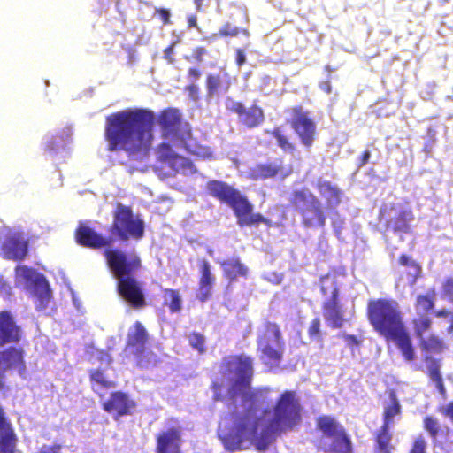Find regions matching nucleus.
<instances>
[{
	"instance_id": "6e6552de",
	"label": "nucleus",
	"mask_w": 453,
	"mask_h": 453,
	"mask_svg": "<svg viewBox=\"0 0 453 453\" xmlns=\"http://www.w3.org/2000/svg\"><path fill=\"white\" fill-rule=\"evenodd\" d=\"M322 433L320 448L329 453H351V442L343 426L334 418L325 416L318 420Z\"/></svg>"
},
{
	"instance_id": "c85d7f7f",
	"label": "nucleus",
	"mask_w": 453,
	"mask_h": 453,
	"mask_svg": "<svg viewBox=\"0 0 453 453\" xmlns=\"http://www.w3.org/2000/svg\"><path fill=\"white\" fill-rule=\"evenodd\" d=\"M268 134L276 140V144L285 153L294 154L296 145L291 140L289 134L280 126L274 127Z\"/></svg>"
},
{
	"instance_id": "a211bd4d",
	"label": "nucleus",
	"mask_w": 453,
	"mask_h": 453,
	"mask_svg": "<svg viewBox=\"0 0 453 453\" xmlns=\"http://www.w3.org/2000/svg\"><path fill=\"white\" fill-rule=\"evenodd\" d=\"M75 240L82 247L90 249H100L109 247L112 243V239L104 237L85 224L81 223L74 233Z\"/></svg>"
},
{
	"instance_id": "e433bc0d",
	"label": "nucleus",
	"mask_w": 453,
	"mask_h": 453,
	"mask_svg": "<svg viewBox=\"0 0 453 453\" xmlns=\"http://www.w3.org/2000/svg\"><path fill=\"white\" fill-rule=\"evenodd\" d=\"M165 303L173 312H177L181 310V298L179 293L174 290L165 289Z\"/></svg>"
},
{
	"instance_id": "09e8293b",
	"label": "nucleus",
	"mask_w": 453,
	"mask_h": 453,
	"mask_svg": "<svg viewBox=\"0 0 453 453\" xmlns=\"http://www.w3.org/2000/svg\"><path fill=\"white\" fill-rule=\"evenodd\" d=\"M320 321L319 319H315L311 321L309 327V334L313 337L317 336L319 333Z\"/></svg>"
},
{
	"instance_id": "2eb2a0df",
	"label": "nucleus",
	"mask_w": 453,
	"mask_h": 453,
	"mask_svg": "<svg viewBox=\"0 0 453 453\" xmlns=\"http://www.w3.org/2000/svg\"><path fill=\"white\" fill-rule=\"evenodd\" d=\"M157 156L160 161L166 163L177 173H187L196 171L193 163L175 153L168 143L163 142L157 147Z\"/></svg>"
},
{
	"instance_id": "0eeeda50",
	"label": "nucleus",
	"mask_w": 453,
	"mask_h": 453,
	"mask_svg": "<svg viewBox=\"0 0 453 453\" xmlns=\"http://www.w3.org/2000/svg\"><path fill=\"white\" fill-rule=\"evenodd\" d=\"M104 257L118 283H137V274L142 268L138 256H127L119 249H106Z\"/></svg>"
},
{
	"instance_id": "c03bdc74",
	"label": "nucleus",
	"mask_w": 453,
	"mask_h": 453,
	"mask_svg": "<svg viewBox=\"0 0 453 453\" xmlns=\"http://www.w3.org/2000/svg\"><path fill=\"white\" fill-rule=\"evenodd\" d=\"M425 428L431 434V436L434 437L438 432L439 425L436 420L426 418L425 419Z\"/></svg>"
},
{
	"instance_id": "3c124183",
	"label": "nucleus",
	"mask_w": 453,
	"mask_h": 453,
	"mask_svg": "<svg viewBox=\"0 0 453 453\" xmlns=\"http://www.w3.org/2000/svg\"><path fill=\"white\" fill-rule=\"evenodd\" d=\"M344 221L342 219L332 221V226L334 231L335 235L340 238L342 234V230L343 228Z\"/></svg>"
},
{
	"instance_id": "603ef678",
	"label": "nucleus",
	"mask_w": 453,
	"mask_h": 453,
	"mask_svg": "<svg viewBox=\"0 0 453 453\" xmlns=\"http://www.w3.org/2000/svg\"><path fill=\"white\" fill-rule=\"evenodd\" d=\"M235 63L240 67L246 63V56L242 49H237L235 50Z\"/></svg>"
},
{
	"instance_id": "cd10ccee",
	"label": "nucleus",
	"mask_w": 453,
	"mask_h": 453,
	"mask_svg": "<svg viewBox=\"0 0 453 453\" xmlns=\"http://www.w3.org/2000/svg\"><path fill=\"white\" fill-rule=\"evenodd\" d=\"M15 280L17 283H48L42 273L25 265L15 267Z\"/></svg>"
},
{
	"instance_id": "72a5a7b5",
	"label": "nucleus",
	"mask_w": 453,
	"mask_h": 453,
	"mask_svg": "<svg viewBox=\"0 0 453 453\" xmlns=\"http://www.w3.org/2000/svg\"><path fill=\"white\" fill-rule=\"evenodd\" d=\"M426 366L429 372L430 380L434 382L436 388L441 395L445 394L442 378L440 374V364L434 358L426 357Z\"/></svg>"
},
{
	"instance_id": "1a4fd4ad",
	"label": "nucleus",
	"mask_w": 453,
	"mask_h": 453,
	"mask_svg": "<svg viewBox=\"0 0 453 453\" xmlns=\"http://www.w3.org/2000/svg\"><path fill=\"white\" fill-rule=\"evenodd\" d=\"M290 115L287 120L294 131L301 145L306 151H310L318 139L317 124L311 117L310 111L302 105H295L286 111Z\"/></svg>"
},
{
	"instance_id": "6e6d98bb",
	"label": "nucleus",
	"mask_w": 453,
	"mask_h": 453,
	"mask_svg": "<svg viewBox=\"0 0 453 453\" xmlns=\"http://www.w3.org/2000/svg\"><path fill=\"white\" fill-rule=\"evenodd\" d=\"M156 362V356L152 353H150V360L148 362H145L143 360V358H140L138 360V365L141 366V367H147L150 363H155Z\"/></svg>"
},
{
	"instance_id": "39448f33",
	"label": "nucleus",
	"mask_w": 453,
	"mask_h": 453,
	"mask_svg": "<svg viewBox=\"0 0 453 453\" xmlns=\"http://www.w3.org/2000/svg\"><path fill=\"white\" fill-rule=\"evenodd\" d=\"M207 193L219 202L228 205L241 226H252L265 224L271 226V219L260 213L253 212V205L237 188L219 180H211L206 183Z\"/></svg>"
},
{
	"instance_id": "ea45409f",
	"label": "nucleus",
	"mask_w": 453,
	"mask_h": 453,
	"mask_svg": "<svg viewBox=\"0 0 453 453\" xmlns=\"http://www.w3.org/2000/svg\"><path fill=\"white\" fill-rule=\"evenodd\" d=\"M208 50L203 46H196L192 50L190 56H185L184 58L188 62L202 63L204 60V56Z\"/></svg>"
},
{
	"instance_id": "338daca9",
	"label": "nucleus",
	"mask_w": 453,
	"mask_h": 453,
	"mask_svg": "<svg viewBox=\"0 0 453 453\" xmlns=\"http://www.w3.org/2000/svg\"><path fill=\"white\" fill-rule=\"evenodd\" d=\"M377 453H391V448H378Z\"/></svg>"
},
{
	"instance_id": "4d7b16f0",
	"label": "nucleus",
	"mask_w": 453,
	"mask_h": 453,
	"mask_svg": "<svg viewBox=\"0 0 453 453\" xmlns=\"http://www.w3.org/2000/svg\"><path fill=\"white\" fill-rule=\"evenodd\" d=\"M12 288L10 285H0V296H10L12 295Z\"/></svg>"
},
{
	"instance_id": "79ce46f5",
	"label": "nucleus",
	"mask_w": 453,
	"mask_h": 453,
	"mask_svg": "<svg viewBox=\"0 0 453 453\" xmlns=\"http://www.w3.org/2000/svg\"><path fill=\"white\" fill-rule=\"evenodd\" d=\"M204 337L200 334H192L189 335L190 345L200 353L204 351Z\"/></svg>"
},
{
	"instance_id": "a18cd8bd",
	"label": "nucleus",
	"mask_w": 453,
	"mask_h": 453,
	"mask_svg": "<svg viewBox=\"0 0 453 453\" xmlns=\"http://www.w3.org/2000/svg\"><path fill=\"white\" fill-rule=\"evenodd\" d=\"M426 441L422 436L416 439L411 453H425Z\"/></svg>"
},
{
	"instance_id": "a878e982",
	"label": "nucleus",
	"mask_w": 453,
	"mask_h": 453,
	"mask_svg": "<svg viewBox=\"0 0 453 453\" xmlns=\"http://www.w3.org/2000/svg\"><path fill=\"white\" fill-rule=\"evenodd\" d=\"M225 277L230 281L246 280L249 275L248 267L239 258H230L221 262Z\"/></svg>"
},
{
	"instance_id": "5fc2aeb1",
	"label": "nucleus",
	"mask_w": 453,
	"mask_h": 453,
	"mask_svg": "<svg viewBox=\"0 0 453 453\" xmlns=\"http://www.w3.org/2000/svg\"><path fill=\"white\" fill-rule=\"evenodd\" d=\"M441 412L453 421V402L441 407Z\"/></svg>"
},
{
	"instance_id": "680f3d73",
	"label": "nucleus",
	"mask_w": 453,
	"mask_h": 453,
	"mask_svg": "<svg viewBox=\"0 0 453 453\" xmlns=\"http://www.w3.org/2000/svg\"><path fill=\"white\" fill-rule=\"evenodd\" d=\"M203 0H194L196 9L199 12L203 11Z\"/></svg>"
},
{
	"instance_id": "393cba45",
	"label": "nucleus",
	"mask_w": 453,
	"mask_h": 453,
	"mask_svg": "<svg viewBox=\"0 0 453 453\" xmlns=\"http://www.w3.org/2000/svg\"><path fill=\"white\" fill-rule=\"evenodd\" d=\"M26 292L34 299L38 311H46L51 302L50 285H25Z\"/></svg>"
},
{
	"instance_id": "b1692460",
	"label": "nucleus",
	"mask_w": 453,
	"mask_h": 453,
	"mask_svg": "<svg viewBox=\"0 0 453 453\" xmlns=\"http://www.w3.org/2000/svg\"><path fill=\"white\" fill-rule=\"evenodd\" d=\"M398 263L404 267L401 272L400 279L406 283H416L422 277L421 265L407 254H401Z\"/></svg>"
},
{
	"instance_id": "c9c22d12",
	"label": "nucleus",
	"mask_w": 453,
	"mask_h": 453,
	"mask_svg": "<svg viewBox=\"0 0 453 453\" xmlns=\"http://www.w3.org/2000/svg\"><path fill=\"white\" fill-rule=\"evenodd\" d=\"M434 293H427L426 296H418L417 298V311L418 315H426L434 307Z\"/></svg>"
},
{
	"instance_id": "58836bf2",
	"label": "nucleus",
	"mask_w": 453,
	"mask_h": 453,
	"mask_svg": "<svg viewBox=\"0 0 453 453\" xmlns=\"http://www.w3.org/2000/svg\"><path fill=\"white\" fill-rule=\"evenodd\" d=\"M199 265V273H200V280L199 283H212L215 280L210 263L202 259L198 263Z\"/></svg>"
},
{
	"instance_id": "f257e3e1",
	"label": "nucleus",
	"mask_w": 453,
	"mask_h": 453,
	"mask_svg": "<svg viewBox=\"0 0 453 453\" xmlns=\"http://www.w3.org/2000/svg\"><path fill=\"white\" fill-rule=\"evenodd\" d=\"M224 380L221 387L227 389L230 418H223L219 426V437L228 450L255 445L265 450L273 436L293 429L301 421V405L294 392L286 391L273 410L264 409L266 395L262 390H251L253 375L250 357H228L222 364ZM215 392L220 386L214 385Z\"/></svg>"
},
{
	"instance_id": "f704fd0d",
	"label": "nucleus",
	"mask_w": 453,
	"mask_h": 453,
	"mask_svg": "<svg viewBox=\"0 0 453 453\" xmlns=\"http://www.w3.org/2000/svg\"><path fill=\"white\" fill-rule=\"evenodd\" d=\"M416 335L421 339L429 334L431 328V319L426 315H420L414 320Z\"/></svg>"
},
{
	"instance_id": "2f4dec72",
	"label": "nucleus",
	"mask_w": 453,
	"mask_h": 453,
	"mask_svg": "<svg viewBox=\"0 0 453 453\" xmlns=\"http://www.w3.org/2000/svg\"><path fill=\"white\" fill-rule=\"evenodd\" d=\"M244 34L245 35H249V32L247 29H241L235 26H233L229 22H226L223 26L219 29L217 33L211 34L209 36L203 38L204 41L211 42L218 38H226V37H235L239 34Z\"/></svg>"
},
{
	"instance_id": "423d86ee",
	"label": "nucleus",
	"mask_w": 453,
	"mask_h": 453,
	"mask_svg": "<svg viewBox=\"0 0 453 453\" xmlns=\"http://www.w3.org/2000/svg\"><path fill=\"white\" fill-rule=\"evenodd\" d=\"M110 238L127 242L129 239L140 240L144 235V222L134 216L130 207L118 203L113 213V221L109 228Z\"/></svg>"
},
{
	"instance_id": "a19ab883",
	"label": "nucleus",
	"mask_w": 453,
	"mask_h": 453,
	"mask_svg": "<svg viewBox=\"0 0 453 453\" xmlns=\"http://www.w3.org/2000/svg\"><path fill=\"white\" fill-rule=\"evenodd\" d=\"M388 429L389 427H386V425H383L381 431L377 436L378 448H391L389 445L391 435L388 433Z\"/></svg>"
},
{
	"instance_id": "5701e85b",
	"label": "nucleus",
	"mask_w": 453,
	"mask_h": 453,
	"mask_svg": "<svg viewBox=\"0 0 453 453\" xmlns=\"http://www.w3.org/2000/svg\"><path fill=\"white\" fill-rule=\"evenodd\" d=\"M134 407V403L122 392L112 394L111 398L104 403V411L117 417L129 414Z\"/></svg>"
},
{
	"instance_id": "49530a36",
	"label": "nucleus",
	"mask_w": 453,
	"mask_h": 453,
	"mask_svg": "<svg viewBox=\"0 0 453 453\" xmlns=\"http://www.w3.org/2000/svg\"><path fill=\"white\" fill-rule=\"evenodd\" d=\"M211 285H201L198 293L197 297L202 301L204 302L208 296L211 295Z\"/></svg>"
},
{
	"instance_id": "f3484780",
	"label": "nucleus",
	"mask_w": 453,
	"mask_h": 453,
	"mask_svg": "<svg viewBox=\"0 0 453 453\" xmlns=\"http://www.w3.org/2000/svg\"><path fill=\"white\" fill-rule=\"evenodd\" d=\"M292 173V168H286L276 162L259 163L249 171V177L253 180H260L280 177L285 179Z\"/></svg>"
},
{
	"instance_id": "4468645a",
	"label": "nucleus",
	"mask_w": 453,
	"mask_h": 453,
	"mask_svg": "<svg viewBox=\"0 0 453 453\" xmlns=\"http://www.w3.org/2000/svg\"><path fill=\"white\" fill-rule=\"evenodd\" d=\"M18 371L20 376L26 372V365L23 359V351L17 348H9L0 351V388H4L5 372L8 370Z\"/></svg>"
},
{
	"instance_id": "de8ad7c7",
	"label": "nucleus",
	"mask_w": 453,
	"mask_h": 453,
	"mask_svg": "<svg viewBox=\"0 0 453 453\" xmlns=\"http://www.w3.org/2000/svg\"><path fill=\"white\" fill-rule=\"evenodd\" d=\"M176 42H172L168 47H166L164 50V58L171 64L174 62V58L173 57L174 52V46Z\"/></svg>"
},
{
	"instance_id": "69168bd1",
	"label": "nucleus",
	"mask_w": 453,
	"mask_h": 453,
	"mask_svg": "<svg viewBox=\"0 0 453 453\" xmlns=\"http://www.w3.org/2000/svg\"><path fill=\"white\" fill-rule=\"evenodd\" d=\"M449 315V311L445 309H442L441 311H439L437 313H436V316L437 317H445V316H448Z\"/></svg>"
},
{
	"instance_id": "9b49d317",
	"label": "nucleus",
	"mask_w": 453,
	"mask_h": 453,
	"mask_svg": "<svg viewBox=\"0 0 453 453\" xmlns=\"http://www.w3.org/2000/svg\"><path fill=\"white\" fill-rule=\"evenodd\" d=\"M258 349L261 358L266 364L277 365L282 355V342L280 333L275 324L266 323L258 335Z\"/></svg>"
},
{
	"instance_id": "4be33fe9",
	"label": "nucleus",
	"mask_w": 453,
	"mask_h": 453,
	"mask_svg": "<svg viewBox=\"0 0 453 453\" xmlns=\"http://www.w3.org/2000/svg\"><path fill=\"white\" fill-rule=\"evenodd\" d=\"M148 333L144 326L136 322L128 329L126 351L135 355H141L145 351V343L148 341Z\"/></svg>"
},
{
	"instance_id": "0e129e2a",
	"label": "nucleus",
	"mask_w": 453,
	"mask_h": 453,
	"mask_svg": "<svg viewBox=\"0 0 453 453\" xmlns=\"http://www.w3.org/2000/svg\"><path fill=\"white\" fill-rule=\"evenodd\" d=\"M346 340L348 341V342L349 344H357V340L355 336H352V335H348L346 337Z\"/></svg>"
},
{
	"instance_id": "7ed1b4c3",
	"label": "nucleus",
	"mask_w": 453,
	"mask_h": 453,
	"mask_svg": "<svg viewBox=\"0 0 453 453\" xmlns=\"http://www.w3.org/2000/svg\"><path fill=\"white\" fill-rule=\"evenodd\" d=\"M319 195L326 200V207L308 188L293 189L288 196V203L300 217L304 228H324L326 224V209L334 210L342 203V191L330 180L318 179L315 185Z\"/></svg>"
},
{
	"instance_id": "f8f14e48",
	"label": "nucleus",
	"mask_w": 453,
	"mask_h": 453,
	"mask_svg": "<svg viewBox=\"0 0 453 453\" xmlns=\"http://www.w3.org/2000/svg\"><path fill=\"white\" fill-rule=\"evenodd\" d=\"M226 109L236 114L239 122L248 128H253L260 126L265 120V114L262 107L258 105V100L253 101L250 107H246L243 103L228 99Z\"/></svg>"
},
{
	"instance_id": "412c9836",
	"label": "nucleus",
	"mask_w": 453,
	"mask_h": 453,
	"mask_svg": "<svg viewBox=\"0 0 453 453\" xmlns=\"http://www.w3.org/2000/svg\"><path fill=\"white\" fill-rule=\"evenodd\" d=\"M20 328L16 325L9 311L0 312V347L20 340Z\"/></svg>"
},
{
	"instance_id": "e2e57ef3",
	"label": "nucleus",
	"mask_w": 453,
	"mask_h": 453,
	"mask_svg": "<svg viewBox=\"0 0 453 453\" xmlns=\"http://www.w3.org/2000/svg\"><path fill=\"white\" fill-rule=\"evenodd\" d=\"M40 453H58L54 448H43Z\"/></svg>"
},
{
	"instance_id": "bf43d9fd",
	"label": "nucleus",
	"mask_w": 453,
	"mask_h": 453,
	"mask_svg": "<svg viewBox=\"0 0 453 453\" xmlns=\"http://www.w3.org/2000/svg\"><path fill=\"white\" fill-rule=\"evenodd\" d=\"M320 88L326 94H330L332 92V87L329 81H323L320 85Z\"/></svg>"
},
{
	"instance_id": "4c0bfd02",
	"label": "nucleus",
	"mask_w": 453,
	"mask_h": 453,
	"mask_svg": "<svg viewBox=\"0 0 453 453\" xmlns=\"http://www.w3.org/2000/svg\"><path fill=\"white\" fill-rule=\"evenodd\" d=\"M419 340L424 349L437 352L442 349V342L431 333Z\"/></svg>"
},
{
	"instance_id": "aec40b11",
	"label": "nucleus",
	"mask_w": 453,
	"mask_h": 453,
	"mask_svg": "<svg viewBox=\"0 0 453 453\" xmlns=\"http://www.w3.org/2000/svg\"><path fill=\"white\" fill-rule=\"evenodd\" d=\"M157 453H180V427L167 428L157 436Z\"/></svg>"
},
{
	"instance_id": "ddd939ff",
	"label": "nucleus",
	"mask_w": 453,
	"mask_h": 453,
	"mask_svg": "<svg viewBox=\"0 0 453 453\" xmlns=\"http://www.w3.org/2000/svg\"><path fill=\"white\" fill-rule=\"evenodd\" d=\"M321 291L329 297L324 302V317L332 327H342L344 319L337 302L338 289L335 285H322Z\"/></svg>"
},
{
	"instance_id": "8fccbe9b",
	"label": "nucleus",
	"mask_w": 453,
	"mask_h": 453,
	"mask_svg": "<svg viewBox=\"0 0 453 453\" xmlns=\"http://www.w3.org/2000/svg\"><path fill=\"white\" fill-rule=\"evenodd\" d=\"M202 70L198 67H190L188 70V77L193 81H197L202 76Z\"/></svg>"
},
{
	"instance_id": "13d9d810",
	"label": "nucleus",
	"mask_w": 453,
	"mask_h": 453,
	"mask_svg": "<svg viewBox=\"0 0 453 453\" xmlns=\"http://www.w3.org/2000/svg\"><path fill=\"white\" fill-rule=\"evenodd\" d=\"M98 358L101 360L102 363H105L107 365L111 364V357L107 353L104 352H99L98 353Z\"/></svg>"
},
{
	"instance_id": "864d4df0",
	"label": "nucleus",
	"mask_w": 453,
	"mask_h": 453,
	"mask_svg": "<svg viewBox=\"0 0 453 453\" xmlns=\"http://www.w3.org/2000/svg\"><path fill=\"white\" fill-rule=\"evenodd\" d=\"M370 157H371L370 150H364L358 159V167L365 166L368 163Z\"/></svg>"
},
{
	"instance_id": "7c9ffc66",
	"label": "nucleus",
	"mask_w": 453,
	"mask_h": 453,
	"mask_svg": "<svg viewBox=\"0 0 453 453\" xmlns=\"http://www.w3.org/2000/svg\"><path fill=\"white\" fill-rule=\"evenodd\" d=\"M14 447V434L7 421L0 423V452L12 453Z\"/></svg>"
},
{
	"instance_id": "052dcab7",
	"label": "nucleus",
	"mask_w": 453,
	"mask_h": 453,
	"mask_svg": "<svg viewBox=\"0 0 453 453\" xmlns=\"http://www.w3.org/2000/svg\"><path fill=\"white\" fill-rule=\"evenodd\" d=\"M188 27L189 28L197 27V19L196 15H191L188 18Z\"/></svg>"
},
{
	"instance_id": "dca6fc26",
	"label": "nucleus",
	"mask_w": 453,
	"mask_h": 453,
	"mask_svg": "<svg viewBox=\"0 0 453 453\" xmlns=\"http://www.w3.org/2000/svg\"><path fill=\"white\" fill-rule=\"evenodd\" d=\"M2 251L6 259L22 261L28 255V241L20 233H12L3 242Z\"/></svg>"
},
{
	"instance_id": "6ab92c4d",
	"label": "nucleus",
	"mask_w": 453,
	"mask_h": 453,
	"mask_svg": "<svg viewBox=\"0 0 453 453\" xmlns=\"http://www.w3.org/2000/svg\"><path fill=\"white\" fill-rule=\"evenodd\" d=\"M233 84L231 75L221 69L219 73H210L206 75L205 88L208 97L226 94Z\"/></svg>"
},
{
	"instance_id": "f03ea898",
	"label": "nucleus",
	"mask_w": 453,
	"mask_h": 453,
	"mask_svg": "<svg viewBox=\"0 0 453 453\" xmlns=\"http://www.w3.org/2000/svg\"><path fill=\"white\" fill-rule=\"evenodd\" d=\"M155 121L164 138L178 142L192 155L211 157L209 148L199 144L189 126L183 125L180 111L172 107L162 110L157 117L146 108H127L107 115L104 133L107 150H123L129 157L147 153L153 141Z\"/></svg>"
},
{
	"instance_id": "774afa93",
	"label": "nucleus",
	"mask_w": 453,
	"mask_h": 453,
	"mask_svg": "<svg viewBox=\"0 0 453 453\" xmlns=\"http://www.w3.org/2000/svg\"><path fill=\"white\" fill-rule=\"evenodd\" d=\"M187 90L190 91V92H197L198 91V88L196 85L194 84H191V85H188L187 87Z\"/></svg>"
},
{
	"instance_id": "37998d69",
	"label": "nucleus",
	"mask_w": 453,
	"mask_h": 453,
	"mask_svg": "<svg viewBox=\"0 0 453 453\" xmlns=\"http://www.w3.org/2000/svg\"><path fill=\"white\" fill-rule=\"evenodd\" d=\"M154 16H157L164 26H168L172 23L171 21V12L170 10L163 7H157L154 11Z\"/></svg>"
},
{
	"instance_id": "20e7f679",
	"label": "nucleus",
	"mask_w": 453,
	"mask_h": 453,
	"mask_svg": "<svg viewBox=\"0 0 453 453\" xmlns=\"http://www.w3.org/2000/svg\"><path fill=\"white\" fill-rule=\"evenodd\" d=\"M368 316L376 331L394 341L407 361L413 360L414 350L411 338L404 328L396 302L384 299L370 302Z\"/></svg>"
},
{
	"instance_id": "c756f323",
	"label": "nucleus",
	"mask_w": 453,
	"mask_h": 453,
	"mask_svg": "<svg viewBox=\"0 0 453 453\" xmlns=\"http://www.w3.org/2000/svg\"><path fill=\"white\" fill-rule=\"evenodd\" d=\"M401 406L394 392L389 394L388 402L384 405V425L390 427L395 423V418L400 416Z\"/></svg>"
},
{
	"instance_id": "473e14b6",
	"label": "nucleus",
	"mask_w": 453,
	"mask_h": 453,
	"mask_svg": "<svg viewBox=\"0 0 453 453\" xmlns=\"http://www.w3.org/2000/svg\"><path fill=\"white\" fill-rule=\"evenodd\" d=\"M90 379L94 391L100 395L105 389L113 387L112 381L101 370L91 371Z\"/></svg>"
},
{
	"instance_id": "bb28decb",
	"label": "nucleus",
	"mask_w": 453,
	"mask_h": 453,
	"mask_svg": "<svg viewBox=\"0 0 453 453\" xmlns=\"http://www.w3.org/2000/svg\"><path fill=\"white\" fill-rule=\"evenodd\" d=\"M119 296L129 304L141 307L144 304V296L139 285H117Z\"/></svg>"
},
{
	"instance_id": "9d476101",
	"label": "nucleus",
	"mask_w": 453,
	"mask_h": 453,
	"mask_svg": "<svg viewBox=\"0 0 453 453\" xmlns=\"http://www.w3.org/2000/svg\"><path fill=\"white\" fill-rule=\"evenodd\" d=\"M380 216L384 219L386 230L399 235L400 240H403V234H413L411 222L414 219V215L411 209L402 208L392 203L381 209Z\"/></svg>"
}]
</instances>
